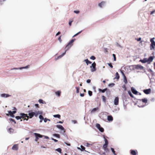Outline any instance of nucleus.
I'll use <instances>...</instances> for the list:
<instances>
[{"instance_id": "1", "label": "nucleus", "mask_w": 155, "mask_h": 155, "mask_svg": "<svg viewBox=\"0 0 155 155\" xmlns=\"http://www.w3.org/2000/svg\"><path fill=\"white\" fill-rule=\"evenodd\" d=\"M155 38H151L150 39L151 44H150V48L151 50L154 49L155 48V41L154 40Z\"/></svg>"}, {"instance_id": "2", "label": "nucleus", "mask_w": 155, "mask_h": 155, "mask_svg": "<svg viewBox=\"0 0 155 155\" xmlns=\"http://www.w3.org/2000/svg\"><path fill=\"white\" fill-rule=\"evenodd\" d=\"M75 39L74 38L71 40L68 44L66 47L65 48V49H68V50L70 48V47L73 45V43L75 40Z\"/></svg>"}, {"instance_id": "3", "label": "nucleus", "mask_w": 155, "mask_h": 155, "mask_svg": "<svg viewBox=\"0 0 155 155\" xmlns=\"http://www.w3.org/2000/svg\"><path fill=\"white\" fill-rule=\"evenodd\" d=\"M56 127L58 129H60L61 130V133L63 135H64L65 132V129L63 127V126L61 125L58 124L56 125Z\"/></svg>"}, {"instance_id": "4", "label": "nucleus", "mask_w": 155, "mask_h": 155, "mask_svg": "<svg viewBox=\"0 0 155 155\" xmlns=\"http://www.w3.org/2000/svg\"><path fill=\"white\" fill-rule=\"evenodd\" d=\"M96 63L94 62L92 64L90 68H91V72H94L96 70Z\"/></svg>"}, {"instance_id": "5", "label": "nucleus", "mask_w": 155, "mask_h": 155, "mask_svg": "<svg viewBox=\"0 0 155 155\" xmlns=\"http://www.w3.org/2000/svg\"><path fill=\"white\" fill-rule=\"evenodd\" d=\"M34 135L35 137V141L36 142H37L39 138H42L43 137V135H42L39 134L37 133H34Z\"/></svg>"}, {"instance_id": "6", "label": "nucleus", "mask_w": 155, "mask_h": 155, "mask_svg": "<svg viewBox=\"0 0 155 155\" xmlns=\"http://www.w3.org/2000/svg\"><path fill=\"white\" fill-rule=\"evenodd\" d=\"M28 118L30 119L32 118L34 116L35 112L32 111V110L28 111Z\"/></svg>"}, {"instance_id": "7", "label": "nucleus", "mask_w": 155, "mask_h": 155, "mask_svg": "<svg viewBox=\"0 0 155 155\" xmlns=\"http://www.w3.org/2000/svg\"><path fill=\"white\" fill-rule=\"evenodd\" d=\"M96 126L98 130L101 132H103L104 131V129L99 124H96Z\"/></svg>"}, {"instance_id": "8", "label": "nucleus", "mask_w": 155, "mask_h": 155, "mask_svg": "<svg viewBox=\"0 0 155 155\" xmlns=\"http://www.w3.org/2000/svg\"><path fill=\"white\" fill-rule=\"evenodd\" d=\"M29 65H27L25 67H21L19 68H12L11 69V70H22V69H27L29 67Z\"/></svg>"}, {"instance_id": "9", "label": "nucleus", "mask_w": 155, "mask_h": 155, "mask_svg": "<svg viewBox=\"0 0 155 155\" xmlns=\"http://www.w3.org/2000/svg\"><path fill=\"white\" fill-rule=\"evenodd\" d=\"M135 68L137 70L140 69V70H143V67L141 65L139 64L134 65Z\"/></svg>"}, {"instance_id": "10", "label": "nucleus", "mask_w": 155, "mask_h": 155, "mask_svg": "<svg viewBox=\"0 0 155 155\" xmlns=\"http://www.w3.org/2000/svg\"><path fill=\"white\" fill-rule=\"evenodd\" d=\"M21 118L24 119L25 118H28V116L27 114H25L24 113H20V114Z\"/></svg>"}, {"instance_id": "11", "label": "nucleus", "mask_w": 155, "mask_h": 155, "mask_svg": "<svg viewBox=\"0 0 155 155\" xmlns=\"http://www.w3.org/2000/svg\"><path fill=\"white\" fill-rule=\"evenodd\" d=\"M68 50V49H66V50H65V51L64 53H63L61 55L58 56V57L56 58V59H55L56 60H57L59 59H60V58H61L65 54L67 51Z\"/></svg>"}, {"instance_id": "12", "label": "nucleus", "mask_w": 155, "mask_h": 155, "mask_svg": "<svg viewBox=\"0 0 155 155\" xmlns=\"http://www.w3.org/2000/svg\"><path fill=\"white\" fill-rule=\"evenodd\" d=\"M154 56H150L149 57L148 59H147V63L148 64H149L150 62L152 61L153 58H154Z\"/></svg>"}, {"instance_id": "13", "label": "nucleus", "mask_w": 155, "mask_h": 155, "mask_svg": "<svg viewBox=\"0 0 155 155\" xmlns=\"http://www.w3.org/2000/svg\"><path fill=\"white\" fill-rule=\"evenodd\" d=\"M151 91V90L150 88L148 89H144L143 90V92L146 94H149Z\"/></svg>"}, {"instance_id": "14", "label": "nucleus", "mask_w": 155, "mask_h": 155, "mask_svg": "<svg viewBox=\"0 0 155 155\" xmlns=\"http://www.w3.org/2000/svg\"><path fill=\"white\" fill-rule=\"evenodd\" d=\"M119 103V98L118 97H116L114 101V104L115 105H117Z\"/></svg>"}, {"instance_id": "15", "label": "nucleus", "mask_w": 155, "mask_h": 155, "mask_svg": "<svg viewBox=\"0 0 155 155\" xmlns=\"http://www.w3.org/2000/svg\"><path fill=\"white\" fill-rule=\"evenodd\" d=\"M11 96V95H10L8 94H6L5 93L2 94H1V97H2L4 98H7Z\"/></svg>"}, {"instance_id": "16", "label": "nucleus", "mask_w": 155, "mask_h": 155, "mask_svg": "<svg viewBox=\"0 0 155 155\" xmlns=\"http://www.w3.org/2000/svg\"><path fill=\"white\" fill-rule=\"evenodd\" d=\"M8 114H6V115L7 116H10V114H15L16 113L17 111L16 110H13L12 111L11 110H8Z\"/></svg>"}, {"instance_id": "17", "label": "nucleus", "mask_w": 155, "mask_h": 155, "mask_svg": "<svg viewBox=\"0 0 155 155\" xmlns=\"http://www.w3.org/2000/svg\"><path fill=\"white\" fill-rule=\"evenodd\" d=\"M131 90L133 94H137L138 92L134 87H131Z\"/></svg>"}, {"instance_id": "18", "label": "nucleus", "mask_w": 155, "mask_h": 155, "mask_svg": "<svg viewBox=\"0 0 155 155\" xmlns=\"http://www.w3.org/2000/svg\"><path fill=\"white\" fill-rule=\"evenodd\" d=\"M107 120L109 121H111L113 120V117L111 115H108L107 117Z\"/></svg>"}, {"instance_id": "19", "label": "nucleus", "mask_w": 155, "mask_h": 155, "mask_svg": "<svg viewBox=\"0 0 155 155\" xmlns=\"http://www.w3.org/2000/svg\"><path fill=\"white\" fill-rule=\"evenodd\" d=\"M107 90V88H105L103 89H102L100 88L99 89L98 91L99 92H101L102 93H104Z\"/></svg>"}, {"instance_id": "20", "label": "nucleus", "mask_w": 155, "mask_h": 155, "mask_svg": "<svg viewBox=\"0 0 155 155\" xmlns=\"http://www.w3.org/2000/svg\"><path fill=\"white\" fill-rule=\"evenodd\" d=\"M140 61L142 63H145L147 62V58H144L143 59H140Z\"/></svg>"}, {"instance_id": "21", "label": "nucleus", "mask_w": 155, "mask_h": 155, "mask_svg": "<svg viewBox=\"0 0 155 155\" xmlns=\"http://www.w3.org/2000/svg\"><path fill=\"white\" fill-rule=\"evenodd\" d=\"M140 101H142L143 102L146 103L147 102V99L146 98H144L141 99H139Z\"/></svg>"}, {"instance_id": "22", "label": "nucleus", "mask_w": 155, "mask_h": 155, "mask_svg": "<svg viewBox=\"0 0 155 155\" xmlns=\"http://www.w3.org/2000/svg\"><path fill=\"white\" fill-rule=\"evenodd\" d=\"M12 149L13 150H17L18 149V145L17 144H14L12 148Z\"/></svg>"}, {"instance_id": "23", "label": "nucleus", "mask_w": 155, "mask_h": 155, "mask_svg": "<svg viewBox=\"0 0 155 155\" xmlns=\"http://www.w3.org/2000/svg\"><path fill=\"white\" fill-rule=\"evenodd\" d=\"M130 153L132 155H136V152L135 150H131Z\"/></svg>"}, {"instance_id": "24", "label": "nucleus", "mask_w": 155, "mask_h": 155, "mask_svg": "<svg viewBox=\"0 0 155 155\" xmlns=\"http://www.w3.org/2000/svg\"><path fill=\"white\" fill-rule=\"evenodd\" d=\"M35 114L34 116L35 117H37L38 115V114H42L39 111H36L35 112Z\"/></svg>"}, {"instance_id": "25", "label": "nucleus", "mask_w": 155, "mask_h": 155, "mask_svg": "<svg viewBox=\"0 0 155 155\" xmlns=\"http://www.w3.org/2000/svg\"><path fill=\"white\" fill-rule=\"evenodd\" d=\"M84 61H85L86 62V63L87 65H88L89 64H91L92 63L91 62L89 61L88 59H85Z\"/></svg>"}, {"instance_id": "26", "label": "nucleus", "mask_w": 155, "mask_h": 155, "mask_svg": "<svg viewBox=\"0 0 155 155\" xmlns=\"http://www.w3.org/2000/svg\"><path fill=\"white\" fill-rule=\"evenodd\" d=\"M103 137L104 139V141H105V144H104L107 145L108 144V140L103 135Z\"/></svg>"}, {"instance_id": "27", "label": "nucleus", "mask_w": 155, "mask_h": 155, "mask_svg": "<svg viewBox=\"0 0 155 155\" xmlns=\"http://www.w3.org/2000/svg\"><path fill=\"white\" fill-rule=\"evenodd\" d=\"M38 101L40 104H46V102L44 101L43 100L41 99H39Z\"/></svg>"}, {"instance_id": "28", "label": "nucleus", "mask_w": 155, "mask_h": 155, "mask_svg": "<svg viewBox=\"0 0 155 155\" xmlns=\"http://www.w3.org/2000/svg\"><path fill=\"white\" fill-rule=\"evenodd\" d=\"M120 78V76L119 74L117 72L115 74V79H116L118 80Z\"/></svg>"}, {"instance_id": "29", "label": "nucleus", "mask_w": 155, "mask_h": 155, "mask_svg": "<svg viewBox=\"0 0 155 155\" xmlns=\"http://www.w3.org/2000/svg\"><path fill=\"white\" fill-rule=\"evenodd\" d=\"M61 94V92L60 91H58L55 92V94L58 97L60 96Z\"/></svg>"}, {"instance_id": "30", "label": "nucleus", "mask_w": 155, "mask_h": 155, "mask_svg": "<svg viewBox=\"0 0 155 155\" xmlns=\"http://www.w3.org/2000/svg\"><path fill=\"white\" fill-rule=\"evenodd\" d=\"M98 109V107H96L94 108L93 109H92L91 110V113H93L96 111Z\"/></svg>"}, {"instance_id": "31", "label": "nucleus", "mask_w": 155, "mask_h": 155, "mask_svg": "<svg viewBox=\"0 0 155 155\" xmlns=\"http://www.w3.org/2000/svg\"><path fill=\"white\" fill-rule=\"evenodd\" d=\"M54 137H56L57 138H59L60 137V135L58 134H53Z\"/></svg>"}, {"instance_id": "32", "label": "nucleus", "mask_w": 155, "mask_h": 155, "mask_svg": "<svg viewBox=\"0 0 155 155\" xmlns=\"http://www.w3.org/2000/svg\"><path fill=\"white\" fill-rule=\"evenodd\" d=\"M53 117L55 118H57L60 119L61 118V115L59 114H57L53 115Z\"/></svg>"}, {"instance_id": "33", "label": "nucleus", "mask_w": 155, "mask_h": 155, "mask_svg": "<svg viewBox=\"0 0 155 155\" xmlns=\"http://www.w3.org/2000/svg\"><path fill=\"white\" fill-rule=\"evenodd\" d=\"M104 3L105 2H101L99 3L98 6L101 8H102V5H104Z\"/></svg>"}, {"instance_id": "34", "label": "nucleus", "mask_w": 155, "mask_h": 155, "mask_svg": "<svg viewBox=\"0 0 155 155\" xmlns=\"http://www.w3.org/2000/svg\"><path fill=\"white\" fill-rule=\"evenodd\" d=\"M106 94L108 96L110 95V91L109 90L107 89V90L106 91Z\"/></svg>"}, {"instance_id": "35", "label": "nucleus", "mask_w": 155, "mask_h": 155, "mask_svg": "<svg viewBox=\"0 0 155 155\" xmlns=\"http://www.w3.org/2000/svg\"><path fill=\"white\" fill-rule=\"evenodd\" d=\"M123 79L124 82L125 83V84H127V81L126 77L124 76V77H123Z\"/></svg>"}, {"instance_id": "36", "label": "nucleus", "mask_w": 155, "mask_h": 155, "mask_svg": "<svg viewBox=\"0 0 155 155\" xmlns=\"http://www.w3.org/2000/svg\"><path fill=\"white\" fill-rule=\"evenodd\" d=\"M55 150L57 151V152H58L60 153H62V152H61L62 150L60 148H58L56 149Z\"/></svg>"}, {"instance_id": "37", "label": "nucleus", "mask_w": 155, "mask_h": 155, "mask_svg": "<svg viewBox=\"0 0 155 155\" xmlns=\"http://www.w3.org/2000/svg\"><path fill=\"white\" fill-rule=\"evenodd\" d=\"M110 149L114 155H116L115 153V151L114 150V148L112 147H111Z\"/></svg>"}, {"instance_id": "38", "label": "nucleus", "mask_w": 155, "mask_h": 155, "mask_svg": "<svg viewBox=\"0 0 155 155\" xmlns=\"http://www.w3.org/2000/svg\"><path fill=\"white\" fill-rule=\"evenodd\" d=\"M128 94L132 98H134V96L130 91H128Z\"/></svg>"}, {"instance_id": "39", "label": "nucleus", "mask_w": 155, "mask_h": 155, "mask_svg": "<svg viewBox=\"0 0 155 155\" xmlns=\"http://www.w3.org/2000/svg\"><path fill=\"white\" fill-rule=\"evenodd\" d=\"M103 101L105 103L106 101V97L104 95L102 96Z\"/></svg>"}, {"instance_id": "40", "label": "nucleus", "mask_w": 155, "mask_h": 155, "mask_svg": "<svg viewBox=\"0 0 155 155\" xmlns=\"http://www.w3.org/2000/svg\"><path fill=\"white\" fill-rule=\"evenodd\" d=\"M81 151H86V150H85V147L83 146L82 145H81Z\"/></svg>"}, {"instance_id": "41", "label": "nucleus", "mask_w": 155, "mask_h": 155, "mask_svg": "<svg viewBox=\"0 0 155 155\" xmlns=\"http://www.w3.org/2000/svg\"><path fill=\"white\" fill-rule=\"evenodd\" d=\"M107 146H108L107 145H106V144H104L103 145V148L104 150H105L107 149Z\"/></svg>"}, {"instance_id": "42", "label": "nucleus", "mask_w": 155, "mask_h": 155, "mask_svg": "<svg viewBox=\"0 0 155 155\" xmlns=\"http://www.w3.org/2000/svg\"><path fill=\"white\" fill-rule=\"evenodd\" d=\"M82 30L81 31H79V32H78L75 34L73 37H72L73 38L74 37H75L77 36V35H78L79 34L81 33L82 32Z\"/></svg>"}, {"instance_id": "43", "label": "nucleus", "mask_w": 155, "mask_h": 155, "mask_svg": "<svg viewBox=\"0 0 155 155\" xmlns=\"http://www.w3.org/2000/svg\"><path fill=\"white\" fill-rule=\"evenodd\" d=\"M115 85V84L114 83H111L110 84H109L108 85V86L110 87H113V86H114Z\"/></svg>"}, {"instance_id": "44", "label": "nucleus", "mask_w": 155, "mask_h": 155, "mask_svg": "<svg viewBox=\"0 0 155 155\" xmlns=\"http://www.w3.org/2000/svg\"><path fill=\"white\" fill-rule=\"evenodd\" d=\"M88 94L90 96H91L92 95V92L91 91H89Z\"/></svg>"}, {"instance_id": "45", "label": "nucleus", "mask_w": 155, "mask_h": 155, "mask_svg": "<svg viewBox=\"0 0 155 155\" xmlns=\"http://www.w3.org/2000/svg\"><path fill=\"white\" fill-rule=\"evenodd\" d=\"M15 118L17 120H19V119H21V116H17L15 117Z\"/></svg>"}, {"instance_id": "46", "label": "nucleus", "mask_w": 155, "mask_h": 155, "mask_svg": "<svg viewBox=\"0 0 155 155\" xmlns=\"http://www.w3.org/2000/svg\"><path fill=\"white\" fill-rule=\"evenodd\" d=\"M39 118L41 120H43L44 119L43 117L41 115H40L39 116Z\"/></svg>"}, {"instance_id": "47", "label": "nucleus", "mask_w": 155, "mask_h": 155, "mask_svg": "<svg viewBox=\"0 0 155 155\" xmlns=\"http://www.w3.org/2000/svg\"><path fill=\"white\" fill-rule=\"evenodd\" d=\"M90 59L94 60L96 59V57L93 55L91 56L90 58Z\"/></svg>"}, {"instance_id": "48", "label": "nucleus", "mask_w": 155, "mask_h": 155, "mask_svg": "<svg viewBox=\"0 0 155 155\" xmlns=\"http://www.w3.org/2000/svg\"><path fill=\"white\" fill-rule=\"evenodd\" d=\"M9 120H10V121H12V122H14V123L15 124L16 123V121H15V120L14 119H12V118H9Z\"/></svg>"}, {"instance_id": "49", "label": "nucleus", "mask_w": 155, "mask_h": 155, "mask_svg": "<svg viewBox=\"0 0 155 155\" xmlns=\"http://www.w3.org/2000/svg\"><path fill=\"white\" fill-rule=\"evenodd\" d=\"M120 71L121 72V74H122V75L123 76V77H124V76H126L123 70H120Z\"/></svg>"}, {"instance_id": "50", "label": "nucleus", "mask_w": 155, "mask_h": 155, "mask_svg": "<svg viewBox=\"0 0 155 155\" xmlns=\"http://www.w3.org/2000/svg\"><path fill=\"white\" fill-rule=\"evenodd\" d=\"M75 88L76 89V92L78 93L79 92V88L78 87H76Z\"/></svg>"}, {"instance_id": "51", "label": "nucleus", "mask_w": 155, "mask_h": 155, "mask_svg": "<svg viewBox=\"0 0 155 155\" xmlns=\"http://www.w3.org/2000/svg\"><path fill=\"white\" fill-rule=\"evenodd\" d=\"M113 56L114 58V61H116V55L115 54H113Z\"/></svg>"}, {"instance_id": "52", "label": "nucleus", "mask_w": 155, "mask_h": 155, "mask_svg": "<svg viewBox=\"0 0 155 155\" xmlns=\"http://www.w3.org/2000/svg\"><path fill=\"white\" fill-rule=\"evenodd\" d=\"M8 130L9 132L10 133H13V130L11 128H9Z\"/></svg>"}, {"instance_id": "53", "label": "nucleus", "mask_w": 155, "mask_h": 155, "mask_svg": "<svg viewBox=\"0 0 155 155\" xmlns=\"http://www.w3.org/2000/svg\"><path fill=\"white\" fill-rule=\"evenodd\" d=\"M109 66H110L111 68H113V66L112 65V64L110 63H108L107 64Z\"/></svg>"}, {"instance_id": "54", "label": "nucleus", "mask_w": 155, "mask_h": 155, "mask_svg": "<svg viewBox=\"0 0 155 155\" xmlns=\"http://www.w3.org/2000/svg\"><path fill=\"white\" fill-rule=\"evenodd\" d=\"M51 140H53L55 142H57L58 141V140L56 139H55L53 138H51Z\"/></svg>"}, {"instance_id": "55", "label": "nucleus", "mask_w": 155, "mask_h": 155, "mask_svg": "<svg viewBox=\"0 0 155 155\" xmlns=\"http://www.w3.org/2000/svg\"><path fill=\"white\" fill-rule=\"evenodd\" d=\"M74 12V13L76 14H78L80 12L78 10H75Z\"/></svg>"}, {"instance_id": "56", "label": "nucleus", "mask_w": 155, "mask_h": 155, "mask_svg": "<svg viewBox=\"0 0 155 155\" xmlns=\"http://www.w3.org/2000/svg\"><path fill=\"white\" fill-rule=\"evenodd\" d=\"M61 36H60L58 38V40H59V42L61 43V41H62V40H61Z\"/></svg>"}, {"instance_id": "57", "label": "nucleus", "mask_w": 155, "mask_h": 155, "mask_svg": "<svg viewBox=\"0 0 155 155\" xmlns=\"http://www.w3.org/2000/svg\"><path fill=\"white\" fill-rule=\"evenodd\" d=\"M72 122L74 124H75L77 123V121L76 120H72Z\"/></svg>"}, {"instance_id": "58", "label": "nucleus", "mask_w": 155, "mask_h": 155, "mask_svg": "<svg viewBox=\"0 0 155 155\" xmlns=\"http://www.w3.org/2000/svg\"><path fill=\"white\" fill-rule=\"evenodd\" d=\"M91 82V80L90 79H87L86 81V82L87 83H90Z\"/></svg>"}, {"instance_id": "59", "label": "nucleus", "mask_w": 155, "mask_h": 155, "mask_svg": "<svg viewBox=\"0 0 155 155\" xmlns=\"http://www.w3.org/2000/svg\"><path fill=\"white\" fill-rule=\"evenodd\" d=\"M73 22V21H69V26H71V24L72 22Z\"/></svg>"}, {"instance_id": "60", "label": "nucleus", "mask_w": 155, "mask_h": 155, "mask_svg": "<svg viewBox=\"0 0 155 155\" xmlns=\"http://www.w3.org/2000/svg\"><path fill=\"white\" fill-rule=\"evenodd\" d=\"M105 150H104L106 152L109 153V149L108 148H107V149Z\"/></svg>"}, {"instance_id": "61", "label": "nucleus", "mask_w": 155, "mask_h": 155, "mask_svg": "<svg viewBox=\"0 0 155 155\" xmlns=\"http://www.w3.org/2000/svg\"><path fill=\"white\" fill-rule=\"evenodd\" d=\"M43 137H44V138H45V139H48L49 138V137H48L46 136L43 135Z\"/></svg>"}, {"instance_id": "62", "label": "nucleus", "mask_w": 155, "mask_h": 155, "mask_svg": "<svg viewBox=\"0 0 155 155\" xmlns=\"http://www.w3.org/2000/svg\"><path fill=\"white\" fill-rule=\"evenodd\" d=\"M64 143L68 146H71V144L70 143H68L66 142H64Z\"/></svg>"}, {"instance_id": "63", "label": "nucleus", "mask_w": 155, "mask_h": 155, "mask_svg": "<svg viewBox=\"0 0 155 155\" xmlns=\"http://www.w3.org/2000/svg\"><path fill=\"white\" fill-rule=\"evenodd\" d=\"M43 120L44 122L46 123L47 121V118H44V119Z\"/></svg>"}, {"instance_id": "64", "label": "nucleus", "mask_w": 155, "mask_h": 155, "mask_svg": "<svg viewBox=\"0 0 155 155\" xmlns=\"http://www.w3.org/2000/svg\"><path fill=\"white\" fill-rule=\"evenodd\" d=\"M84 93H81L80 96L81 97H83L84 96Z\"/></svg>"}]
</instances>
